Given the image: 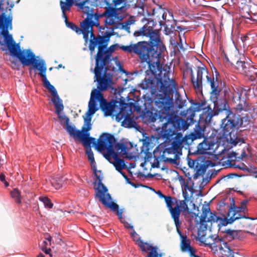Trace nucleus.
<instances>
[{
  "label": "nucleus",
  "instance_id": "49530a36",
  "mask_svg": "<svg viewBox=\"0 0 257 257\" xmlns=\"http://www.w3.org/2000/svg\"><path fill=\"white\" fill-rule=\"evenodd\" d=\"M199 159L197 160H192L191 159H188V164L190 168L194 169L196 165L197 164V162H199Z\"/></svg>",
  "mask_w": 257,
  "mask_h": 257
},
{
  "label": "nucleus",
  "instance_id": "ddd939ff",
  "mask_svg": "<svg viewBox=\"0 0 257 257\" xmlns=\"http://www.w3.org/2000/svg\"><path fill=\"white\" fill-rule=\"evenodd\" d=\"M109 70V66L95 63L94 70L95 78L98 82L97 89L99 92L104 91L110 87L112 79L106 75Z\"/></svg>",
  "mask_w": 257,
  "mask_h": 257
},
{
  "label": "nucleus",
  "instance_id": "e433bc0d",
  "mask_svg": "<svg viewBox=\"0 0 257 257\" xmlns=\"http://www.w3.org/2000/svg\"><path fill=\"white\" fill-rule=\"evenodd\" d=\"M199 162H197L194 170L196 171V174L197 175H201L204 174L206 171V166L201 160H199Z\"/></svg>",
  "mask_w": 257,
  "mask_h": 257
},
{
  "label": "nucleus",
  "instance_id": "69168bd1",
  "mask_svg": "<svg viewBox=\"0 0 257 257\" xmlns=\"http://www.w3.org/2000/svg\"><path fill=\"white\" fill-rule=\"evenodd\" d=\"M48 245H49V242L47 241V240H45L43 241L42 245H41V247H43V246L47 247V246Z\"/></svg>",
  "mask_w": 257,
  "mask_h": 257
},
{
  "label": "nucleus",
  "instance_id": "423d86ee",
  "mask_svg": "<svg viewBox=\"0 0 257 257\" xmlns=\"http://www.w3.org/2000/svg\"><path fill=\"white\" fill-rule=\"evenodd\" d=\"M94 175L96 177L94 184L97 185L94 188L95 190V196L99 201L106 207L110 209L112 211H116L117 215L119 218H122V210H119V206L112 201L111 197L107 192V187L102 183V173L101 171L96 169V166L92 167Z\"/></svg>",
  "mask_w": 257,
  "mask_h": 257
},
{
  "label": "nucleus",
  "instance_id": "393cba45",
  "mask_svg": "<svg viewBox=\"0 0 257 257\" xmlns=\"http://www.w3.org/2000/svg\"><path fill=\"white\" fill-rule=\"evenodd\" d=\"M189 208L188 205L187 204V208H180L179 209L175 208L172 212L170 213L172 218H173L175 226L176 227V230L177 233L179 234L180 237L181 236H186L185 235H183L179 228L181 226V223L180 221V216L181 212L186 213L188 212Z\"/></svg>",
  "mask_w": 257,
  "mask_h": 257
},
{
  "label": "nucleus",
  "instance_id": "37998d69",
  "mask_svg": "<svg viewBox=\"0 0 257 257\" xmlns=\"http://www.w3.org/2000/svg\"><path fill=\"white\" fill-rule=\"evenodd\" d=\"M73 0H65V2L63 1H60V7H62L63 10L66 8H69L70 6H73Z\"/></svg>",
  "mask_w": 257,
  "mask_h": 257
},
{
  "label": "nucleus",
  "instance_id": "8fccbe9b",
  "mask_svg": "<svg viewBox=\"0 0 257 257\" xmlns=\"http://www.w3.org/2000/svg\"><path fill=\"white\" fill-rule=\"evenodd\" d=\"M250 90V88L249 86H244V87H241L239 89H237V90L235 91L234 92L239 91L242 94V93L243 92V91L247 92L249 91Z\"/></svg>",
  "mask_w": 257,
  "mask_h": 257
},
{
  "label": "nucleus",
  "instance_id": "b1692460",
  "mask_svg": "<svg viewBox=\"0 0 257 257\" xmlns=\"http://www.w3.org/2000/svg\"><path fill=\"white\" fill-rule=\"evenodd\" d=\"M100 24L99 22L90 21L88 18H85L84 20L81 23V34L83 35V39L85 42L87 43L88 41L89 34L93 32L92 27L93 26L98 27Z\"/></svg>",
  "mask_w": 257,
  "mask_h": 257
},
{
  "label": "nucleus",
  "instance_id": "aec40b11",
  "mask_svg": "<svg viewBox=\"0 0 257 257\" xmlns=\"http://www.w3.org/2000/svg\"><path fill=\"white\" fill-rule=\"evenodd\" d=\"M207 68L205 67H197V76L195 78L192 68L190 69L191 82L195 90L200 91L202 89V78L203 76L208 75Z\"/></svg>",
  "mask_w": 257,
  "mask_h": 257
},
{
  "label": "nucleus",
  "instance_id": "e2e57ef3",
  "mask_svg": "<svg viewBox=\"0 0 257 257\" xmlns=\"http://www.w3.org/2000/svg\"><path fill=\"white\" fill-rule=\"evenodd\" d=\"M152 167L153 168H158L159 167V162L158 160H157L156 162H154L152 165Z\"/></svg>",
  "mask_w": 257,
  "mask_h": 257
},
{
  "label": "nucleus",
  "instance_id": "a18cd8bd",
  "mask_svg": "<svg viewBox=\"0 0 257 257\" xmlns=\"http://www.w3.org/2000/svg\"><path fill=\"white\" fill-rule=\"evenodd\" d=\"M124 122L125 123H127L128 126L132 127L134 126V124L136 123L134 120H133L131 117H130L129 116H126L124 119Z\"/></svg>",
  "mask_w": 257,
  "mask_h": 257
},
{
  "label": "nucleus",
  "instance_id": "39448f33",
  "mask_svg": "<svg viewBox=\"0 0 257 257\" xmlns=\"http://www.w3.org/2000/svg\"><path fill=\"white\" fill-rule=\"evenodd\" d=\"M14 4L10 5L9 0H0V34L4 38L5 43L11 55L16 58L26 53L30 49L21 50L19 44H16L9 30L13 29L12 9Z\"/></svg>",
  "mask_w": 257,
  "mask_h": 257
},
{
  "label": "nucleus",
  "instance_id": "f257e3e1",
  "mask_svg": "<svg viewBox=\"0 0 257 257\" xmlns=\"http://www.w3.org/2000/svg\"><path fill=\"white\" fill-rule=\"evenodd\" d=\"M195 109V110L190 108L186 112H183L182 115L186 119V121L187 122L189 120L190 122H192L195 111L203 110L202 113L200 115V118L204 119V121L199 120L195 126L194 131L188 136L183 137L181 133L178 132L176 134V136L172 139L171 146L166 148L164 152V153L168 155L173 154L174 157V158H167L166 159V161L172 164H176L177 157L181 154L182 148L186 145H189L196 139L204 138L206 124L210 122L213 116L218 114V112H217V109L215 110H212L210 106L207 105L205 101L196 103Z\"/></svg>",
  "mask_w": 257,
  "mask_h": 257
},
{
  "label": "nucleus",
  "instance_id": "f03ea898",
  "mask_svg": "<svg viewBox=\"0 0 257 257\" xmlns=\"http://www.w3.org/2000/svg\"><path fill=\"white\" fill-rule=\"evenodd\" d=\"M172 91H162L163 94L156 96L154 101L151 102L159 113V120L162 122L161 130L158 133V138L170 140V138L181 130L185 131L188 127L187 121L177 116L173 111L174 104L172 97L169 94Z\"/></svg>",
  "mask_w": 257,
  "mask_h": 257
},
{
  "label": "nucleus",
  "instance_id": "052dcab7",
  "mask_svg": "<svg viewBox=\"0 0 257 257\" xmlns=\"http://www.w3.org/2000/svg\"><path fill=\"white\" fill-rule=\"evenodd\" d=\"M45 239L49 242V245H51L52 237L48 233L45 234Z\"/></svg>",
  "mask_w": 257,
  "mask_h": 257
},
{
  "label": "nucleus",
  "instance_id": "bb28decb",
  "mask_svg": "<svg viewBox=\"0 0 257 257\" xmlns=\"http://www.w3.org/2000/svg\"><path fill=\"white\" fill-rule=\"evenodd\" d=\"M250 61L249 60L248 61H242L240 59L236 61L235 59H232L230 62L232 65H235L237 70L246 75L248 71L252 66L250 64Z\"/></svg>",
  "mask_w": 257,
  "mask_h": 257
},
{
  "label": "nucleus",
  "instance_id": "79ce46f5",
  "mask_svg": "<svg viewBox=\"0 0 257 257\" xmlns=\"http://www.w3.org/2000/svg\"><path fill=\"white\" fill-rule=\"evenodd\" d=\"M39 200L44 203L45 207L49 209H51L53 207V204L47 197H40Z\"/></svg>",
  "mask_w": 257,
  "mask_h": 257
},
{
  "label": "nucleus",
  "instance_id": "a19ab883",
  "mask_svg": "<svg viewBox=\"0 0 257 257\" xmlns=\"http://www.w3.org/2000/svg\"><path fill=\"white\" fill-rule=\"evenodd\" d=\"M226 233V237L229 240H231L237 238L238 233L236 230L227 229L225 231Z\"/></svg>",
  "mask_w": 257,
  "mask_h": 257
},
{
  "label": "nucleus",
  "instance_id": "4c0bfd02",
  "mask_svg": "<svg viewBox=\"0 0 257 257\" xmlns=\"http://www.w3.org/2000/svg\"><path fill=\"white\" fill-rule=\"evenodd\" d=\"M11 195L16 203H21V192L17 188H15L11 191Z\"/></svg>",
  "mask_w": 257,
  "mask_h": 257
},
{
  "label": "nucleus",
  "instance_id": "58836bf2",
  "mask_svg": "<svg viewBox=\"0 0 257 257\" xmlns=\"http://www.w3.org/2000/svg\"><path fill=\"white\" fill-rule=\"evenodd\" d=\"M246 76L249 77V79L251 81H257V68H255L253 66H252L249 70L248 71Z\"/></svg>",
  "mask_w": 257,
  "mask_h": 257
},
{
  "label": "nucleus",
  "instance_id": "0eeeda50",
  "mask_svg": "<svg viewBox=\"0 0 257 257\" xmlns=\"http://www.w3.org/2000/svg\"><path fill=\"white\" fill-rule=\"evenodd\" d=\"M202 211V213L200 217V226L198 231V235L201 238L205 236V231L207 229L211 231L213 226H216L220 228L222 226L232 223L230 222L229 218H223L217 216L216 212H212L208 206H203Z\"/></svg>",
  "mask_w": 257,
  "mask_h": 257
},
{
  "label": "nucleus",
  "instance_id": "864d4df0",
  "mask_svg": "<svg viewBox=\"0 0 257 257\" xmlns=\"http://www.w3.org/2000/svg\"><path fill=\"white\" fill-rule=\"evenodd\" d=\"M247 203L248 200H244L241 202L239 207H241V208L245 211L246 208V204Z\"/></svg>",
  "mask_w": 257,
  "mask_h": 257
},
{
  "label": "nucleus",
  "instance_id": "2eb2a0df",
  "mask_svg": "<svg viewBox=\"0 0 257 257\" xmlns=\"http://www.w3.org/2000/svg\"><path fill=\"white\" fill-rule=\"evenodd\" d=\"M205 246H209L215 252L219 251L223 256L226 257H234V252L228 243L221 238L217 236L212 242H207L205 240Z\"/></svg>",
  "mask_w": 257,
  "mask_h": 257
},
{
  "label": "nucleus",
  "instance_id": "ea45409f",
  "mask_svg": "<svg viewBox=\"0 0 257 257\" xmlns=\"http://www.w3.org/2000/svg\"><path fill=\"white\" fill-rule=\"evenodd\" d=\"M115 143H116V142ZM114 145L115 149L117 152L120 151L119 153H121L122 155L127 154V149L123 143H114Z\"/></svg>",
  "mask_w": 257,
  "mask_h": 257
},
{
  "label": "nucleus",
  "instance_id": "bf43d9fd",
  "mask_svg": "<svg viewBox=\"0 0 257 257\" xmlns=\"http://www.w3.org/2000/svg\"><path fill=\"white\" fill-rule=\"evenodd\" d=\"M233 210H235L237 212H239L241 213H242V214H245V211L244 210H243L241 207H233L232 208Z\"/></svg>",
  "mask_w": 257,
  "mask_h": 257
},
{
  "label": "nucleus",
  "instance_id": "a878e982",
  "mask_svg": "<svg viewBox=\"0 0 257 257\" xmlns=\"http://www.w3.org/2000/svg\"><path fill=\"white\" fill-rule=\"evenodd\" d=\"M219 73L216 72L215 80L214 77H210L206 75V81L208 84L210 85L211 90V94L217 97L219 95L221 91V88L219 86V82L217 78V75H219Z\"/></svg>",
  "mask_w": 257,
  "mask_h": 257
},
{
  "label": "nucleus",
  "instance_id": "4468645a",
  "mask_svg": "<svg viewBox=\"0 0 257 257\" xmlns=\"http://www.w3.org/2000/svg\"><path fill=\"white\" fill-rule=\"evenodd\" d=\"M108 43L97 45V52L95 56V63L109 66L112 61V54L119 46L117 44L110 46L107 48Z\"/></svg>",
  "mask_w": 257,
  "mask_h": 257
},
{
  "label": "nucleus",
  "instance_id": "603ef678",
  "mask_svg": "<svg viewBox=\"0 0 257 257\" xmlns=\"http://www.w3.org/2000/svg\"><path fill=\"white\" fill-rule=\"evenodd\" d=\"M247 203L248 200H244L241 202L239 207H241V208L245 211L246 208V204Z\"/></svg>",
  "mask_w": 257,
  "mask_h": 257
},
{
  "label": "nucleus",
  "instance_id": "680f3d73",
  "mask_svg": "<svg viewBox=\"0 0 257 257\" xmlns=\"http://www.w3.org/2000/svg\"><path fill=\"white\" fill-rule=\"evenodd\" d=\"M124 226L126 228L133 229L134 227L127 222H124Z\"/></svg>",
  "mask_w": 257,
  "mask_h": 257
},
{
  "label": "nucleus",
  "instance_id": "5fc2aeb1",
  "mask_svg": "<svg viewBox=\"0 0 257 257\" xmlns=\"http://www.w3.org/2000/svg\"><path fill=\"white\" fill-rule=\"evenodd\" d=\"M41 249L47 254H49L50 256H51V254L50 253L51 249L50 248H47L45 246L41 247Z\"/></svg>",
  "mask_w": 257,
  "mask_h": 257
},
{
  "label": "nucleus",
  "instance_id": "9b49d317",
  "mask_svg": "<svg viewBox=\"0 0 257 257\" xmlns=\"http://www.w3.org/2000/svg\"><path fill=\"white\" fill-rule=\"evenodd\" d=\"M102 93L99 92L97 89L94 88L92 90L91 92L90 98L88 103V109L83 116L84 124L82 127L83 132H88L91 129V118L92 116L98 110L97 107V101L99 102L101 101Z\"/></svg>",
  "mask_w": 257,
  "mask_h": 257
},
{
  "label": "nucleus",
  "instance_id": "6e6552de",
  "mask_svg": "<svg viewBox=\"0 0 257 257\" xmlns=\"http://www.w3.org/2000/svg\"><path fill=\"white\" fill-rule=\"evenodd\" d=\"M176 86L174 80L170 79L169 73H165L164 77L159 78L149 77L145 78L140 84V87L145 90L150 89L151 94L158 91H172Z\"/></svg>",
  "mask_w": 257,
  "mask_h": 257
},
{
  "label": "nucleus",
  "instance_id": "13d9d810",
  "mask_svg": "<svg viewBox=\"0 0 257 257\" xmlns=\"http://www.w3.org/2000/svg\"><path fill=\"white\" fill-rule=\"evenodd\" d=\"M179 43L178 44V45H179V48L182 50L184 51L185 50V48H184V47H183L182 40V38H181V36L180 35H179Z\"/></svg>",
  "mask_w": 257,
  "mask_h": 257
},
{
  "label": "nucleus",
  "instance_id": "c9c22d12",
  "mask_svg": "<svg viewBox=\"0 0 257 257\" xmlns=\"http://www.w3.org/2000/svg\"><path fill=\"white\" fill-rule=\"evenodd\" d=\"M210 149V145L206 140L198 145L197 152L199 154H205Z\"/></svg>",
  "mask_w": 257,
  "mask_h": 257
},
{
  "label": "nucleus",
  "instance_id": "2f4dec72",
  "mask_svg": "<svg viewBox=\"0 0 257 257\" xmlns=\"http://www.w3.org/2000/svg\"><path fill=\"white\" fill-rule=\"evenodd\" d=\"M153 16L156 18H158V22L161 26H167L165 22L164 21L166 20L167 13H165V11L162 9L161 7L159 8L157 10H155L154 9L152 13ZM166 31L167 32V27H165Z\"/></svg>",
  "mask_w": 257,
  "mask_h": 257
},
{
  "label": "nucleus",
  "instance_id": "c85d7f7f",
  "mask_svg": "<svg viewBox=\"0 0 257 257\" xmlns=\"http://www.w3.org/2000/svg\"><path fill=\"white\" fill-rule=\"evenodd\" d=\"M82 132L81 135L78 137V139L81 141L84 147L86 148V149L90 148L91 144L93 143L97 149L98 143L96 144L95 138L90 137V134L88 132H83L82 130Z\"/></svg>",
  "mask_w": 257,
  "mask_h": 257
},
{
  "label": "nucleus",
  "instance_id": "7ed1b4c3",
  "mask_svg": "<svg viewBox=\"0 0 257 257\" xmlns=\"http://www.w3.org/2000/svg\"><path fill=\"white\" fill-rule=\"evenodd\" d=\"M17 58L23 65L30 66L32 65L34 69L39 71L38 75L42 78V81L44 87L46 88L52 95L51 101L55 106L56 113L58 115V117L61 120V123H62V120H64L65 121V124L68 123L69 122V118L60 114L61 112L64 109L62 100L60 98L54 86L50 83L47 78V67L45 61L43 60H39L37 59L35 55L31 50L28 51L26 53L20 55Z\"/></svg>",
  "mask_w": 257,
  "mask_h": 257
},
{
  "label": "nucleus",
  "instance_id": "473e14b6",
  "mask_svg": "<svg viewBox=\"0 0 257 257\" xmlns=\"http://www.w3.org/2000/svg\"><path fill=\"white\" fill-rule=\"evenodd\" d=\"M227 215V217H229V220H230V222L232 223L235 220L240 218H249V217H246L245 214H242L235 210H233L232 207L229 208Z\"/></svg>",
  "mask_w": 257,
  "mask_h": 257
},
{
  "label": "nucleus",
  "instance_id": "412c9836",
  "mask_svg": "<svg viewBox=\"0 0 257 257\" xmlns=\"http://www.w3.org/2000/svg\"><path fill=\"white\" fill-rule=\"evenodd\" d=\"M232 100L234 102L238 101V104L236 105L235 110L237 113H241L242 112H247L248 113H251L254 111V108L251 104L247 103L243 98L241 97V94L240 92H235L233 93Z\"/></svg>",
  "mask_w": 257,
  "mask_h": 257
},
{
  "label": "nucleus",
  "instance_id": "5701e85b",
  "mask_svg": "<svg viewBox=\"0 0 257 257\" xmlns=\"http://www.w3.org/2000/svg\"><path fill=\"white\" fill-rule=\"evenodd\" d=\"M136 243L143 251H149L146 257H162V254L158 252V247L153 246L146 242H144L140 238L136 240Z\"/></svg>",
  "mask_w": 257,
  "mask_h": 257
},
{
  "label": "nucleus",
  "instance_id": "1a4fd4ad",
  "mask_svg": "<svg viewBox=\"0 0 257 257\" xmlns=\"http://www.w3.org/2000/svg\"><path fill=\"white\" fill-rule=\"evenodd\" d=\"M115 139L113 135L108 133H103L98 139L97 150L99 151L106 150L107 154L105 157L108 160L110 155H112L114 160L111 163L114 165L118 172H120L126 168L123 159H119L117 154L114 151V144Z\"/></svg>",
  "mask_w": 257,
  "mask_h": 257
},
{
  "label": "nucleus",
  "instance_id": "cd10ccee",
  "mask_svg": "<svg viewBox=\"0 0 257 257\" xmlns=\"http://www.w3.org/2000/svg\"><path fill=\"white\" fill-rule=\"evenodd\" d=\"M114 104L107 102L106 100L102 95L101 101H100V108L104 112L105 116H111L112 115L114 110Z\"/></svg>",
  "mask_w": 257,
  "mask_h": 257
},
{
  "label": "nucleus",
  "instance_id": "774afa93",
  "mask_svg": "<svg viewBox=\"0 0 257 257\" xmlns=\"http://www.w3.org/2000/svg\"><path fill=\"white\" fill-rule=\"evenodd\" d=\"M12 67L14 69L18 68V65L16 62L13 61L12 62Z\"/></svg>",
  "mask_w": 257,
  "mask_h": 257
},
{
  "label": "nucleus",
  "instance_id": "6ab92c4d",
  "mask_svg": "<svg viewBox=\"0 0 257 257\" xmlns=\"http://www.w3.org/2000/svg\"><path fill=\"white\" fill-rule=\"evenodd\" d=\"M156 193L160 198L164 199L166 206L168 208L170 213L172 212L175 208H187V204L185 200H179L175 197L166 196L162 194L160 190H158Z\"/></svg>",
  "mask_w": 257,
  "mask_h": 257
},
{
  "label": "nucleus",
  "instance_id": "f704fd0d",
  "mask_svg": "<svg viewBox=\"0 0 257 257\" xmlns=\"http://www.w3.org/2000/svg\"><path fill=\"white\" fill-rule=\"evenodd\" d=\"M236 125L238 128L239 127H248L250 126V119L248 114L241 118H238L236 121Z\"/></svg>",
  "mask_w": 257,
  "mask_h": 257
},
{
  "label": "nucleus",
  "instance_id": "338daca9",
  "mask_svg": "<svg viewBox=\"0 0 257 257\" xmlns=\"http://www.w3.org/2000/svg\"><path fill=\"white\" fill-rule=\"evenodd\" d=\"M131 235L132 237H134L136 235H137V232L134 229H132V231L131 232Z\"/></svg>",
  "mask_w": 257,
  "mask_h": 257
},
{
  "label": "nucleus",
  "instance_id": "f3484780",
  "mask_svg": "<svg viewBox=\"0 0 257 257\" xmlns=\"http://www.w3.org/2000/svg\"><path fill=\"white\" fill-rule=\"evenodd\" d=\"M97 0H73V5L80 8L82 12L87 15L86 18H88L90 21L98 22L99 16L97 13L93 12L92 6L96 5L95 3Z\"/></svg>",
  "mask_w": 257,
  "mask_h": 257
},
{
  "label": "nucleus",
  "instance_id": "0e129e2a",
  "mask_svg": "<svg viewBox=\"0 0 257 257\" xmlns=\"http://www.w3.org/2000/svg\"><path fill=\"white\" fill-rule=\"evenodd\" d=\"M179 181H182V182H183V184L185 186H186V187L188 186V184H187V183H186V184H185V179L183 178V177L182 176H179Z\"/></svg>",
  "mask_w": 257,
  "mask_h": 257
},
{
  "label": "nucleus",
  "instance_id": "9d476101",
  "mask_svg": "<svg viewBox=\"0 0 257 257\" xmlns=\"http://www.w3.org/2000/svg\"><path fill=\"white\" fill-rule=\"evenodd\" d=\"M223 111L226 114L225 118L222 119L221 124L223 135L226 136H231V133L235 131V128H238L236 125V121H235L236 115L230 110L226 101H224L219 106H217V112H218V113Z\"/></svg>",
  "mask_w": 257,
  "mask_h": 257
},
{
  "label": "nucleus",
  "instance_id": "4d7b16f0",
  "mask_svg": "<svg viewBox=\"0 0 257 257\" xmlns=\"http://www.w3.org/2000/svg\"><path fill=\"white\" fill-rule=\"evenodd\" d=\"M236 167L241 170H246L247 169V166L243 163H242L240 165H238Z\"/></svg>",
  "mask_w": 257,
  "mask_h": 257
},
{
  "label": "nucleus",
  "instance_id": "7c9ffc66",
  "mask_svg": "<svg viewBox=\"0 0 257 257\" xmlns=\"http://www.w3.org/2000/svg\"><path fill=\"white\" fill-rule=\"evenodd\" d=\"M72 7V6H70L69 8H65L64 10L62 7H60L62 12V17L65 19V24L67 27L75 31L77 34H81V28H80L72 22H70L68 21V18L66 16V13L67 11H70Z\"/></svg>",
  "mask_w": 257,
  "mask_h": 257
},
{
  "label": "nucleus",
  "instance_id": "dca6fc26",
  "mask_svg": "<svg viewBox=\"0 0 257 257\" xmlns=\"http://www.w3.org/2000/svg\"><path fill=\"white\" fill-rule=\"evenodd\" d=\"M135 37L147 36L149 37V42H146L152 48V46H158L162 43L160 33L158 30H154L153 28L148 25H144L139 30L136 31L134 33Z\"/></svg>",
  "mask_w": 257,
  "mask_h": 257
},
{
  "label": "nucleus",
  "instance_id": "4be33fe9",
  "mask_svg": "<svg viewBox=\"0 0 257 257\" xmlns=\"http://www.w3.org/2000/svg\"><path fill=\"white\" fill-rule=\"evenodd\" d=\"M158 111L154 108L152 104L150 103L147 105L145 103V108L143 111L142 117L146 123H151L156 121L157 118H159Z\"/></svg>",
  "mask_w": 257,
  "mask_h": 257
},
{
  "label": "nucleus",
  "instance_id": "c756f323",
  "mask_svg": "<svg viewBox=\"0 0 257 257\" xmlns=\"http://www.w3.org/2000/svg\"><path fill=\"white\" fill-rule=\"evenodd\" d=\"M191 240L186 236H181V247L183 251H188L191 256L199 257L195 255V250L191 246Z\"/></svg>",
  "mask_w": 257,
  "mask_h": 257
},
{
  "label": "nucleus",
  "instance_id": "72a5a7b5",
  "mask_svg": "<svg viewBox=\"0 0 257 257\" xmlns=\"http://www.w3.org/2000/svg\"><path fill=\"white\" fill-rule=\"evenodd\" d=\"M65 128L68 133L69 135L72 137L75 140L78 139V137L81 135L82 131L77 130L75 127L68 123L65 124Z\"/></svg>",
  "mask_w": 257,
  "mask_h": 257
},
{
  "label": "nucleus",
  "instance_id": "c03bdc74",
  "mask_svg": "<svg viewBox=\"0 0 257 257\" xmlns=\"http://www.w3.org/2000/svg\"><path fill=\"white\" fill-rule=\"evenodd\" d=\"M86 155L88 157V160L90 161L91 163L92 164L95 162L94 158L93 156V153L91 148H87L85 151Z\"/></svg>",
  "mask_w": 257,
  "mask_h": 257
},
{
  "label": "nucleus",
  "instance_id": "09e8293b",
  "mask_svg": "<svg viewBox=\"0 0 257 257\" xmlns=\"http://www.w3.org/2000/svg\"><path fill=\"white\" fill-rule=\"evenodd\" d=\"M130 24V22L127 21L126 23H123L122 24L120 23L119 25H121V28L122 29H124L125 31H126L127 32H128V33H130V27L128 26Z\"/></svg>",
  "mask_w": 257,
  "mask_h": 257
},
{
  "label": "nucleus",
  "instance_id": "f8f14e48",
  "mask_svg": "<svg viewBox=\"0 0 257 257\" xmlns=\"http://www.w3.org/2000/svg\"><path fill=\"white\" fill-rule=\"evenodd\" d=\"M102 1L105 3L106 7L105 8V10L102 14H98L99 19L104 18L103 20L104 27L103 28L101 27L100 29L103 30L105 27L107 28L108 26H114V28H117V27L116 26L120 25V23L116 21L118 17V9L116 8V7L118 5H115V4L113 3H108L107 0Z\"/></svg>",
  "mask_w": 257,
  "mask_h": 257
},
{
  "label": "nucleus",
  "instance_id": "20e7f679",
  "mask_svg": "<svg viewBox=\"0 0 257 257\" xmlns=\"http://www.w3.org/2000/svg\"><path fill=\"white\" fill-rule=\"evenodd\" d=\"M120 48L125 52L137 55L142 62H146L152 74L156 75L158 72L161 73L160 58L165 49L162 43L151 48L146 41H140L128 46H121Z\"/></svg>",
  "mask_w": 257,
  "mask_h": 257
},
{
  "label": "nucleus",
  "instance_id": "3c124183",
  "mask_svg": "<svg viewBox=\"0 0 257 257\" xmlns=\"http://www.w3.org/2000/svg\"><path fill=\"white\" fill-rule=\"evenodd\" d=\"M108 1V3H113L115 4V5H120L123 4L125 0H107Z\"/></svg>",
  "mask_w": 257,
  "mask_h": 257
},
{
  "label": "nucleus",
  "instance_id": "a211bd4d",
  "mask_svg": "<svg viewBox=\"0 0 257 257\" xmlns=\"http://www.w3.org/2000/svg\"><path fill=\"white\" fill-rule=\"evenodd\" d=\"M113 35V33L105 32L103 35H99L95 36L93 32L90 34V39L88 45V49L90 51V54L92 56L95 51V49L97 45L104 43H108L110 38Z\"/></svg>",
  "mask_w": 257,
  "mask_h": 257
},
{
  "label": "nucleus",
  "instance_id": "de8ad7c7",
  "mask_svg": "<svg viewBox=\"0 0 257 257\" xmlns=\"http://www.w3.org/2000/svg\"><path fill=\"white\" fill-rule=\"evenodd\" d=\"M185 100H181L179 98L176 100V104L179 108H182L185 105Z\"/></svg>",
  "mask_w": 257,
  "mask_h": 257
},
{
  "label": "nucleus",
  "instance_id": "6e6d98bb",
  "mask_svg": "<svg viewBox=\"0 0 257 257\" xmlns=\"http://www.w3.org/2000/svg\"><path fill=\"white\" fill-rule=\"evenodd\" d=\"M237 154L235 152H231L228 154V158L231 160L235 159L236 158Z\"/></svg>",
  "mask_w": 257,
  "mask_h": 257
}]
</instances>
